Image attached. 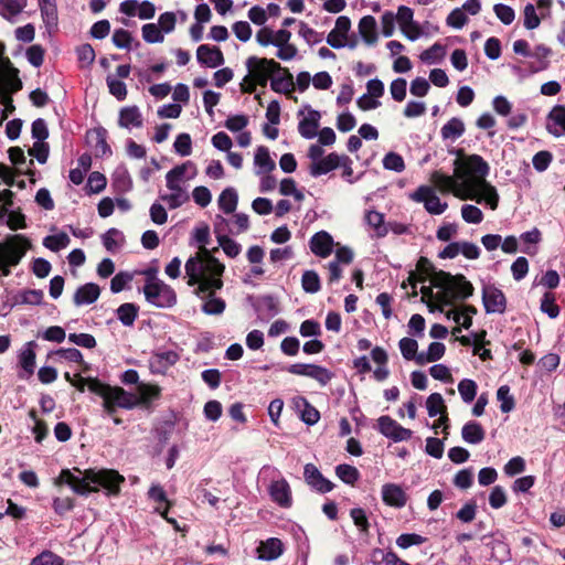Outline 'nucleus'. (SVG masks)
<instances>
[{
    "instance_id": "obj_1",
    "label": "nucleus",
    "mask_w": 565,
    "mask_h": 565,
    "mask_svg": "<svg viewBox=\"0 0 565 565\" xmlns=\"http://www.w3.org/2000/svg\"><path fill=\"white\" fill-rule=\"evenodd\" d=\"M418 271H411L407 282L412 286V297L417 296V282L426 281L429 276L434 287L440 290L436 294V300L439 302L438 310L451 306L458 300H466L473 295L475 288L462 274L451 275L445 270H437L433 263L424 256H420L416 264Z\"/></svg>"
},
{
    "instance_id": "obj_2",
    "label": "nucleus",
    "mask_w": 565,
    "mask_h": 565,
    "mask_svg": "<svg viewBox=\"0 0 565 565\" xmlns=\"http://www.w3.org/2000/svg\"><path fill=\"white\" fill-rule=\"evenodd\" d=\"M81 477L75 476L70 469H62L54 484H67L78 495H88L92 492H98L102 487L108 497H117L120 493L121 484L125 483V477L114 469H86L82 471L74 468Z\"/></svg>"
},
{
    "instance_id": "obj_3",
    "label": "nucleus",
    "mask_w": 565,
    "mask_h": 565,
    "mask_svg": "<svg viewBox=\"0 0 565 565\" xmlns=\"http://www.w3.org/2000/svg\"><path fill=\"white\" fill-rule=\"evenodd\" d=\"M31 247V241L21 234L9 235L0 242V276L8 277L11 267L18 266Z\"/></svg>"
},
{
    "instance_id": "obj_4",
    "label": "nucleus",
    "mask_w": 565,
    "mask_h": 565,
    "mask_svg": "<svg viewBox=\"0 0 565 565\" xmlns=\"http://www.w3.org/2000/svg\"><path fill=\"white\" fill-rule=\"evenodd\" d=\"M454 166L456 177L460 181L471 184V190L468 193H472L478 184L486 181L490 171L488 162L479 154H469L462 160L456 159Z\"/></svg>"
},
{
    "instance_id": "obj_5",
    "label": "nucleus",
    "mask_w": 565,
    "mask_h": 565,
    "mask_svg": "<svg viewBox=\"0 0 565 565\" xmlns=\"http://www.w3.org/2000/svg\"><path fill=\"white\" fill-rule=\"evenodd\" d=\"M460 179L454 175H447L444 172L436 170L430 174V182L441 193H452L455 196L461 200L475 199L472 193H468L471 190V184L468 182H459Z\"/></svg>"
},
{
    "instance_id": "obj_6",
    "label": "nucleus",
    "mask_w": 565,
    "mask_h": 565,
    "mask_svg": "<svg viewBox=\"0 0 565 565\" xmlns=\"http://www.w3.org/2000/svg\"><path fill=\"white\" fill-rule=\"evenodd\" d=\"M142 291L146 300L158 308H171L177 303L174 289L164 281L145 284Z\"/></svg>"
},
{
    "instance_id": "obj_7",
    "label": "nucleus",
    "mask_w": 565,
    "mask_h": 565,
    "mask_svg": "<svg viewBox=\"0 0 565 565\" xmlns=\"http://www.w3.org/2000/svg\"><path fill=\"white\" fill-rule=\"evenodd\" d=\"M136 407L135 394L125 391L120 386H113L105 403L104 412L108 416H114L117 408L134 409Z\"/></svg>"
},
{
    "instance_id": "obj_8",
    "label": "nucleus",
    "mask_w": 565,
    "mask_h": 565,
    "mask_svg": "<svg viewBox=\"0 0 565 565\" xmlns=\"http://www.w3.org/2000/svg\"><path fill=\"white\" fill-rule=\"evenodd\" d=\"M19 71L12 66L9 57L3 56V49L0 50V83L3 92L8 94L22 89V82L18 76Z\"/></svg>"
},
{
    "instance_id": "obj_9",
    "label": "nucleus",
    "mask_w": 565,
    "mask_h": 565,
    "mask_svg": "<svg viewBox=\"0 0 565 565\" xmlns=\"http://www.w3.org/2000/svg\"><path fill=\"white\" fill-rule=\"evenodd\" d=\"M246 67L248 70L247 78L253 79L259 76H271L282 70L280 63L273 58L249 56L246 60Z\"/></svg>"
},
{
    "instance_id": "obj_10",
    "label": "nucleus",
    "mask_w": 565,
    "mask_h": 565,
    "mask_svg": "<svg viewBox=\"0 0 565 565\" xmlns=\"http://www.w3.org/2000/svg\"><path fill=\"white\" fill-rule=\"evenodd\" d=\"M287 371L295 375L313 379L322 386L327 385L334 376L330 370L317 364L295 363L289 365Z\"/></svg>"
},
{
    "instance_id": "obj_11",
    "label": "nucleus",
    "mask_w": 565,
    "mask_h": 565,
    "mask_svg": "<svg viewBox=\"0 0 565 565\" xmlns=\"http://www.w3.org/2000/svg\"><path fill=\"white\" fill-rule=\"evenodd\" d=\"M482 303L487 313H504L507 297L494 285H484L482 288Z\"/></svg>"
},
{
    "instance_id": "obj_12",
    "label": "nucleus",
    "mask_w": 565,
    "mask_h": 565,
    "mask_svg": "<svg viewBox=\"0 0 565 565\" xmlns=\"http://www.w3.org/2000/svg\"><path fill=\"white\" fill-rule=\"evenodd\" d=\"M305 481L319 493H327L333 490L334 484L323 477L313 463H307L303 468Z\"/></svg>"
},
{
    "instance_id": "obj_13",
    "label": "nucleus",
    "mask_w": 565,
    "mask_h": 565,
    "mask_svg": "<svg viewBox=\"0 0 565 565\" xmlns=\"http://www.w3.org/2000/svg\"><path fill=\"white\" fill-rule=\"evenodd\" d=\"M196 58L201 65L215 68L224 64L225 58L218 46L202 44L196 50Z\"/></svg>"
},
{
    "instance_id": "obj_14",
    "label": "nucleus",
    "mask_w": 565,
    "mask_h": 565,
    "mask_svg": "<svg viewBox=\"0 0 565 565\" xmlns=\"http://www.w3.org/2000/svg\"><path fill=\"white\" fill-rule=\"evenodd\" d=\"M217 218H220V223L215 224L214 233L216 235L218 245L223 248L224 253L228 257L235 258L236 256L239 255L242 246L236 241L232 239L226 234H224L226 220L220 215H217Z\"/></svg>"
},
{
    "instance_id": "obj_15",
    "label": "nucleus",
    "mask_w": 565,
    "mask_h": 565,
    "mask_svg": "<svg viewBox=\"0 0 565 565\" xmlns=\"http://www.w3.org/2000/svg\"><path fill=\"white\" fill-rule=\"evenodd\" d=\"M137 390L138 396L135 395L136 407L150 409L152 403L161 397V388L157 384L139 383Z\"/></svg>"
},
{
    "instance_id": "obj_16",
    "label": "nucleus",
    "mask_w": 565,
    "mask_h": 565,
    "mask_svg": "<svg viewBox=\"0 0 565 565\" xmlns=\"http://www.w3.org/2000/svg\"><path fill=\"white\" fill-rule=\"evenodd\" d=\"M333 245L332 236L326 231L316 233L309 241L311 252L321 258H327L331 255Z\"/></svg>"
},
{
    "instance_id": "obj_17",
    "label": "nucleus",
    "mask_w": 565,
    "mask_h": 565,
    "mask_svg": "<svg viewBox=\"0 0 565 565\" xmlns=\"http://www.w3.org/2000/svg\"><path fill=\"white\" fill-rule=\"evenodd\" d=\"M269 494L271 500L281 508H290L292 504L291 489L286 479L273 481Z\"/></svg>"
},
{
    "instance_id": "obj_18",
    "label": "nucleus",
    "mask_w": 565,
    "mask_h": 565,
    "mask_svg": "<svg viewBox=\"0 0 565 565\" xmlns=\"http://www.w3.org/2000/svg\"><path fill=\"white\" fill-rule=\"evenodd\" d=\"M382 500L388 507L403 508L407 502V494L401 486L385 483L382 487Z\"/></svg>"
},
{
    "instance_id": "obj_19",
    "label": "nucleus",
    "mask_w": 565,
    "mask_h": 565,
    "mask_svg": "<svg viewBox=\"0 0 565 565\" xmlns=\"http://www.w3.org/2000/svg\"><path fill=\"white\" fill-rule=\"evenodd\" d=\"M100 296V288L95 282H87L79 286L74 296L73 302L75 306L81 307L94 303Z\"/></svg>"
},
{
    "instance_id": "obj_20",
    "label": "nucleus",
    "mask_w": 565,
    "mask_h": 565,
    "mask_svg": "<svg viewBox=\"0 0 565 565\" xmlns=\"http://www.w3.org/2000/svg\"><path fill=\"white\" fill-rule=\"evenodd\" d=\"M259 559L274 561L277 559L284 552V544L277 537H270L262 541L256 548Z\"/></svg>"
},
{
    "instance_id": "obj_21",
    "label": "nucleus",
    "mask_w": 565,
    "mask_h": 565,
    "mask_svg": "<svg viewBox=\"0 0 565 565\" xmlns=\"http://www.w3.org/2000/svg\"><path fill=\"white\" fill-rule=\"evenodd\" d=\"M341 164V156L335 152L329 153L326 158L312 162L310 166V174L319 177L339 168Z\"/></svg>"
},
{
    "instance_id": "obj_22",
    "label": "nucleus",
    "mask_w": 565,
    "mask_h": 565,
    "mask_svg": "<svg viewBox=\"0 0 565 565\" xmlns=\"http://www.w3.org/2000/svg\"><path fill=\"white\" fill-rule=\"evenodd\" d=\"M270 87L276 93L290 94L295 88L292 74L288 68L282 67L279 73L274 74L270 82Z\"/></svg>"
},
{
    "instance_id": "obj_23",
    "label": "nucleus",
    "mask_w": 565,
    "mask_h": 565,
    "mask_svg": "<svg viewBox=\"0 0 565 565\" xmlns=\"http://www.w3.org/2000/svg\"><path fill=\"white\" fill-rule=\"evenodd\" d=\"M42 20L49 31L56 29L58 14L56 0H38Z\"/></svg>"
},
{
    "instance_id": "obj_24",
    "label": "nucleus",
    "mask_w": 565,
    "mask_h": 565,
    "mask_svg": "<svg viewBox=\"0 0 565 565\" xmlns=\"http://www.w3.org/2000/svg\"><path fill=\"white\" fill-rule=\"evenodd\" d=\"M204 256L200 253L190 257L185 263V273L189 278L188 285L195 286L204 275Z\"/></svg>"
},
{
    "instance_id": "obj_25",
    "label": "nucleus",
    "mask_w": 565,
    "mask_h": 565,
    "mask_svg": "<svg viewBox=\"0 0 565 565\" xmlns=\"http://www.w3.org/2000/svg\"><path fill=\"white\" fill-rule=\"evenodd\" d=\"M321 115L318 110H309V116L301 119L298 124L299 134L306 139H312L317 136L319 120Z\"/></svg>"
},
{
    "instance_id": "obj_26",
    "label": "nucleus",
    "mask_w": 565,
    "mask_h": 565,
    "mask_svg": "<svg viewBox=\"0 0 565 565\" xmlns=\"http://www.w3.org/2000/svg\"><path fill=\"white\" fill-rule=\"evenodd\" d=\"M142 116L137 106H128L124 107L119 111L118 124L120 127L130 128V127H141L142 126Z\"/></svg>"
},
{
    "instance_id": "obj_27",
    "label": "nucleus",
    "mask_w": 565,
    "mask_h": 565,
    "mask_svg": "<svg viewBox=\"0 0 565 565\" xmlns=\"http://www.w3.org/2000/svg\"><path fill=\"white\" fill-rule=\"evenodd\" d=\"M477 188H480L481 194L477 195L475 189L472 190V194L478 203L484 201L491 210H497L499 205V194L497 189L487 181L478 184Z\"/></svg>"
},
{
    "instance_id": "obj_28",
    "label": "nucleus",
    "mask_w": 565,
    "mask_h": 565,
    "mask_svg": "<svg viewBox=\"0 0 565 565\" xmlns=\"http://www.w3.org/2000/svg\"><path fill=\"white\" fill-rule=\"evenodd\" d=\"M222 276H207L206 274L201 277V280L196 284L198 288L195 290V295L204 298V294L207 292V296H214L216 290L222 289L223 280Z\"/></svg>"
},
{
    "instance_id": "obj_29",
    "label": "nucleus",
    "mask_w": 565,
    "mask_h": 565,
    "mask_svg": "<svg viewBox=\"0 0 565 565\" xmlns=\"http://www.w3.org/2000/svg\"><path fill=\"white\" fill-rule=\"evenodd\" d=\"M359 32L366 44H374L377 41L376 20L372 15L363 17L359 22Z\"/></svg>"
},
{
    "instance_id": "obj_30",
    "label": "nucleus",
    "mask_w": 565,
    "mask_h": 565,
    "mask_svg": "<svg viewBox=\"0 0 565 565\" xmlns=\"http://www.w3.org/2000/svg\"><path fill=\"white\" fill-rule=\"evenodd\" d=\"M44 294L41 289H24L13 296L12 306L17 305H41L43 301Z\"/></svg>"
},
{
    "instance_id": "obj_31",
    "label": "nucleus",
    "mask_w": 565,
    "mask_h": 565,
    "mask_svg": "<svg viewBox=\"0 0 565 565\" xmlns=\"http://www.w3.org/2000/svg\"><path fill=\"white\" fill-rule=\"evenodd\" d=\"M461 436L469 444H479L484 439L486 433L479 423L470 420L463 425Z\"/></svg>"
},
{
    "instance_id": "obj_32",
    "label": "nucleus",
    "mask_w": 565,
    "mask_h": 565,
    "mask_svg": "<svg viewBox=\"0 0 565 565\" xmlns=\"http://www.w3.org/2000/svg\"><path fill=\"white\" fill-rule=\"evenodd\" d=\"M372 563L374 565H409L406 561L402 559L395 552H384L381 548H375L372 552Z\"/></svg>"
},
{
    "instance_id": "obj_33",
    "label": "nucleus",
    "mask_w": 565,
    "mask_h": 565,
    "mask_svg": "<svg viewBox=\"0 0 565 565\" xmlns=\"http://www.w3.org/2000/svg\"><path fill=\"white\" fill-rule=\"evenodd\" d=\"M139 313V306L132 302H125L116 309L118 320L126 327L134 326Z\"/></svg>"
},
{
    "instance_id": "obj_34",
    "label": "nucleus",
    "mask_w": 565,
    "mask_h": 565,
    "mask_svg": "<svg viewBox=\"0 0 565 565\" xmlns=\"http://www.w3.org/2000/svg\"><path fill=\"white\" fill-rule=\"evenodd\" d=\"M465 124L458 117L449 119L440 129V135L444 140L446 139H458L465 134Z\"/></svg>"
},
{
    "instance_id": "obj_35",
    "label": "nucleus",
    "mask_w": 565,
    "mask_h": 565,
    "mask_svg": "<svg viewBox=\"0 0 565 565\" xmlns=\"http://www.w3.org/2000/svg\"><path fill=\"white\" fill-rule=\"evenodd\" d=\"M148 495L151 500L156 501V502H161V503H166V508L163 511H161L159 508H157L156 510L161 514V516L163 519H166L169 523H172V524H177V521L174 519H169L168 518V510L171 505L170 501L168 500L167 498V494H166V491L163 490V488L159 484H154L152 486L149 491H148Z\"/></svg>"
},
{
    "instance_id": "obj_36",
    "label": "nucleus",
    "mask_w": 565,
    "mask_h": 565,
    "mask_svg": "<svg viewBox=\"0 0 565 565\" xmlns=\"http://www.w3.org/2000/svg\"><path fill=\"white\" fill-rule=\"evenodd\" d=\"M36 343L34 341H30L25 344V348L22 350L19 356V362L21 367L29 374L32 375L35 369V351L34 348Z\"/></svg>"
},
{
    "instance_id": "obj_37",
    "label": "nucleus",
    "mask_w": 565,
    "mask_h": 565,
    "mask_svg": "<svg viewBox=\"0 0 565 565\" xmlns=\"http://www.w3.org/2000/svg\"><path fill=\"white\" fill-rule=\"evenodd\" d=\"M238 195L235 189L226 188L218 196V207L225 214H231L236 210Z\"/></svg>"
},
{
    "instance_id": "obj_38",
    "label": "nucleus",
    "mask_w": 565,
    "mask_h": 565,
    "mask_svg": "<svg viewBox=\"0 0 565 565\" xmlns=\"http://www.w3.org/2000/svg\"><path fill=\"white\" fill-rule=\"evenodd\" d=\"M255 164L259 167L258 173H269L276 168L275 161L270 158L269 150L259 146L255 153Z\"/></svg>"
},
{
    "instance_id": "obj_39",
    "label": "nucleus",
    "mask_w": 565,
    "mask_h": 565,
    "mask_svg": "<svg viewBox=\"0 0 565 565\" xmlns=\"http://www.w3.org/2000/svg\"><path fill=\"white\" fill-rule=\"evenodd\" d=\"M202 255L204 256V274L209 273V276H222L225 266L217 258L212 256L206 247H202Z\"/></svg>"
},
{
    "instance_id": "obj_40",
    "label": "nucleus",
    "mask_w": 565,
    "mask_h": 565,
    "mask_svg": "<svg viewBox=\"0 0 565 565\" xmlns=\"http://www.w3.org/2000/svg\"><path fill=\"white\" fill-rule=\"evenodd\" d=\"M446 55V46L436 42L419 55L422 62L434 64L440 62Z\"/></svg>"
},
{
    "instance_id": "obj_41",
    "label": "nucleus",
    "mask_w": 565,
    "mask_h": 565,
    "mask_svg": "<svg viewBox=\"0 0 565 565\" xmlns=\"http://www.w3.org/2000/svg\"><path fill=\"white\" fill-rule=\"evenodd\" d=\"M26 6V0H0V14L4 19H10L20 14Z\"/></svg>"
},
{
    "instance_id": "obj_42",
    "label": "nucleus",
    "mask_w": 565,
    "mask_h": 565,
    "mask_svg": "<svg viewBox=\"0 0 565 565\" xmlns=\"http://www.w3.org/2000/svg\"><path fill=\"white\" fill-rule=\"evenodd\" d=\"M337 477L344 483L353 486L360 479V471L351 465L341 463L335 467Z\"/></svg>"
},
{
    "instance_id": "obj_43",
    "label": "nucleus",
    "mask_w": 565,
    "mask_h": 565,
    "mask_svg": "<svg viewBox=\"0 0 565 565\" xmlns=\"http://www.w3.org/2000/svg\"><path fill=\"white\" fill-rule=\"evenodd\" d=\"M365 221L369 226L375 230L377 237H384L388 233V230L384 224V214L377 211H369L365 214Z\"/></svg>"
},
{
    "instance_id": "obj_44",
    "label": "nucleus",
    "mask_w": 565,
    "mask_h": 565,
    "mask_svg": "<svg viewBox=\"0 0 565 565\" xmlns=\"http://www.w3.org/2000/svg\"><path fill=\"white\" fill-rule=\"evenodd\" d=\"M188 163L189 162L177 166L167 173V175H166L167 188L169 190H171L172 192L183 190L181 188V185L179 184V182L185 173Z\"/></svg>"
},
{
    "instance_id": "obj_45",
    "label": "nucleus",
    "mask_w": 565,
    "mask_h": 565,
    "mask_svg": "<svg viewBox=\"0 0 565 565\" xmlns=\"http://www.w3.org/2000/svg\"><path fill=\"white\" fill-rule=\"evenodd\" d=\"M205 301L202 305V311L205 315L216 316L224 312L226 302L222 298L214 296H204Z\"/></svg>"
},
{
    "instance_id": "obj_46",
    "label": "nucleus",
    "mask_w": 565,
    "mask_h": 565,
    "mask_svg": "<svg viewBox=\"0 0 565 565\" xmlns=\"http://www.w3.org/2000/svg\"><path fill=\"white\" fill-rule=\"evenodd\" d=\"M107 184L106 177L98 172L94 171L89 174L85 190L87 194H95L102 192Z\"/></svg>"
},
{
    "instance_id": "obj_47",
    "label": "nucleus",
    "mask_w": 565,
    "mask_h": 565,
    "mask_svg": "<svg viewBox=\"0 0 565 565\" xmlns=\"http://www.w3.org/2000/svg\"><path fill=\"white\" fill-rule=\"evenodd\" d=\"M497 398L500 402V409L502 413H510L515 407V399L510 394V387L502 385L497 391Z\"/></svg>"
},
{
    "instance_id": "obj_48",
    "label": "nucleus",
    "mask_w": 565,
    "mask_h": 565,
    "mask_svg": "<svg viewBox=\"0 0 565 565\" xmlns=\"http://www.w3.org/2000/svg\"><path fill=\"white\" fill-rule=\"evenodd\" d=\"M95 134V149L97 157L111 154L110 146L107 143V130L103 127L96 128Z\"/></svg>"
},
{
    "instance_id": "obj_49",
    "label": "nucleus",
    "mask_w": 565,
    "mask_h": 565,
    "mask_svg": "<svg viewBox=\"0 0 565 565\" xmlns=\"http://www.w3.org/2000/svg\"><path fill=\"white\" fill-rule=\"evenodd\" d=\"M301 286L306 292H318L321 289L319 275L315 270H306L301 277Z\"/></svg>"
},
{
    "instance_id": "obj_50",
    "label": "nucleus",
    "mask_w": 565,
    "mask_h": 565,
    "mask_svg": "<svg viewBox=\"0 0 565 565\" xmlns=\"http://www.w3.org/2000/svg\"><path fill=\"white\" fill-rule=\"evenodd\" d=\"M70 237L65 233L49 235L43 239V245L52 252H58L70 244Z\"/></svg>"
},
{
    "instance_id": "obj_51",
    "label": "nucleus",
    "mask_w": 565,
    "mask_h": 565,
    "mask_svg": "<svg viewBox=\"0 0 565 565\" xmlns=\"http://www.w3.org/2000/svg\"><path fill=\"white\" fill-rule=\"evenodd\" d=\"M477 383L470 379H463L458 384L459 394L465 403H471L477 395Z\"/></svg>"
},
{
    "instance_id": "obj_52",
    "label": "nucleus",
    "mask_w": 565,
    "mask_h": 565,
    "mask_svg": "<svg viewBox=\"0 0 565 565\" xmlns=\"http://www.w3.org/2000/svg\"><path fill=\"white\" fill-rule=\"evenodd\" d=\"M426 407L428 415L430 417H435L438 414L447 411V406L445 405L444 398L439 393H431L428 396L426 401Z\"/></svg>"
},
{
    "instance_id": "obj_53",
    "label": "nucleus",
    "mask_w": 565,
    "mask_h": 565,
    "mask_svg": "<svg viewBox=\"0 0 565 565\" xmlns=\"http://www.w3.org/2000/svg\"><path fill=\"white\" fill-rule=\"evenodd\" d=\"M383 167L386 170L403 172L406 166L403 157L399 153L391 151L384 156Z\"/></svg>"
},
{
    "instance_id": "obj_54",
    "label": "nucleus",
    "mask_w": 565,
    "mask_h": 565,
    "mask_svg": "<svg viewBox=\"0 0 565 565\" xmlns=\"http://www.w3.org/2000/svg\"><path fill=\"white\" fill-rule=\"evenodd\" d=\"M555 300V295L552 292H545L541 300V310L551 319H555L559 315V307Z\"/></svg>"
},
{
    "instance_id": "obj_55",
    "label": "nucleus",
    "mask_w": 565,
    "mask_h": 565,
    "mask_svg": "<svg viewBox=\"0 0 565 565\" xmlns=\"http://www.w3.org/2000/svg\"><path fill=\"white\" fill-rule=\"evenodd\" d=\"M142 39L147 43H161L164 40L162 31L154 23H147L141 28Z\"/></svg>"
},
{
    "instance_id": "obj_56",
    "label": "nucleus",
    "mask_w": 565,
    "mask_h": 565,
    "mask_svg": "<svg viewBox=\"0 0 565 565\" xmlns=\"http://www.w3.org/2000/svg\"><path fill=\"white\" fill-rule=\"evenodd\" d=\"M106 83L109 89V93L115 96L118 100H125L127 97V87L126 84L113 77L111 75H108L106 78Z\"/></svg>"
},
{
    "instance_id": "obj_57",
    "label": "nucleus",
    "mask_w": 565,
    "mask_h": 565,
    "mask_svg": "<svg viewBox=\"0 0 565 565\" xmlns=\"http://www.w3.org/2000/svg\"><path fill=\"white\" fill-rule=\"evenodd\" d=\"M30 565H64V559L51 551H43L31 561Z\"/></svg>"
},
{
    "instance_id": "obj_58",
    "label": "nucleus",
    "mask_w": 565,
    "mask_h": 565,
    "mask_svg": "<svg viewBox=\"0 0 565 565\" xmlns=\"http://www.w3.org/2000/svg\"><path fill=\"white\" fill-rule=\"evenodd\" d=\"M427 541V537L416 533H403L396 539L398 547L405 550L413 545H420Z\"/></svg>"
},
{
    "instance_id": "obj_59",
    "label": "nucleus",
    "mask_w": 565,
    "mask_h": 565,
    "mask_svg": "<svg viewBox=\"0 0 565 565\" xmlns=\"http://www.w3.org/2000/svg\"><path fill=\"white\" fill-rule=\"evenodd\" d=\"M379 424V430L381 434H383L385 437L393 439L396 429L398 427V423L391 418L387 415H383L377 419Z\"/></svg>"
},
{
    "instance_id": "obj_60",
    "label": "nucleus",
    "mask_w": 565,
    "mask_h": 565,
    "mask_svg": "<svg viewBox=\"0 0 565 565\" xmlns=\"http://www.w3.org/2000/svg\"><path fill=\"white\" fill-rule=\"evenodd\" d=\"M87 387L92 393L100 396L103 398V403H105L113 386L103 383L100 380L96 377H89L87 379Z\"/></svg>"
},
{
    "instance_id": "obj_61",
    "label": "nucleus",
    "mask_w": 565,
    "mask_h": 565,
    "mask_svg": "<svg viewBox=\"0 0 565 565\" xmlns=\"http://www.w3.org/2000/svg\"><path fill=\"white\" fill-rule=\"evenodd\" d=\"M174 150L182 157H186L191 154L192 151V140L189 134L182 132L178 135L174 143Z\"/></svg>"
},
{
    "instance_id": "obj_62",
    "label": "nucleus",
    "mask_w": 565,
    "mask_h": 565,
    "mask_svg": "<svg viewBox=\"0 0 565 565\" xmlns=\"http://www.w3.org/2000/svg\"><path fill=\"white\" fill-rule=\"evenodd\" d=\"M305 408L301 412V420L309 426L317 424L320 419L319 411L312 406L305 397L301 398Z\"/></svg>"
},
{
    "instance_id": "obj_63",
    "label": "nucleus",
    "mask_w": 565,
    "mask_h": 565,
    "mask_svg": "<svg viewBox=\"0 0 565 565\" xmlns=\"http://www.w3.org/2000/svg\"><path fill=\"white\" fill-rule=\"evenodd\" d=\"M461 216L467 223L479 224L483 220L482 211L471 204H466L461 207Z\"/></svg>"
},
{
    "instance_id": "obj_64",
    "label": "nucleus",
    "mask_w": 565,
    "mask_h": 565,
    "mask_svg": "<svg viewBox=\"0 0 565 565\" xmlns=\"http://www.w3.org/2000/svg\"><path fill=\"white\" fill-rule=\"evenodd\" d=\"M553 160L552 152L547 150H541L533 156L532 163L536 171H545Z\"/></svg>"
}]
</instances>
